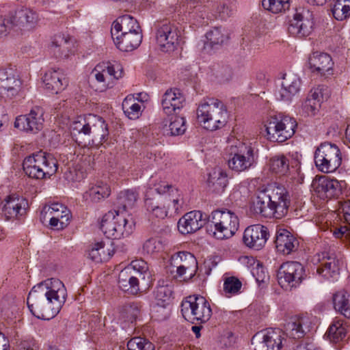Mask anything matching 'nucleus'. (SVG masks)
<instances>
[{"instance_id": "79ce46f5", "label": "nucleus", "mask_w": 350, "mask_h": 350, "mask_svg": "<svg viewBox=\"0 0 350 350\" xmlns=\"http://www.w3.org/2000/svg\"><path fill=\"white\" fill-rule=\"evenodd\" d=\"M269 169L280 176L286 175L289 170V161L283 154L275 155L269 160Z\"/></svg>"}, {"instance_id": "f8f14e48", "label": "nucleus", "mask_w": 350, "mask_h": 350, "mask_svg": "<svg viewBox=\"0 0 350 350\" xmlns=\"http://www.w3.org/2000/svg\"><path fill=\"white\" fill-rule=\"evenodd\" d=\"M181 32L173 23L163 21L158 24L156 31V40L161 51H174L180 42Z\"/></svg>"}, {"instance_id": "a211bd4d", "label": "nucleus", "mask_w": 350, "mask_h": 350, "mask_svg": "<svg viewBox=\"0 0 350 350\" xmlns=\"http://www.w3.org/2000/svg\"><path fill=\"white\" fill-rule=\"evenodd\" d=\"M311 186L315 194L323 200L336 198L342 192L340 182L327 176H317Z\"/></svg>"}, {"instance_id": "2eb2a0df", "label": "nucleus", "mask_w": 350, "mask_h": 350, "mask_svg": "<svg viewBox=\"0 0 350 350\" xmlns=\"http://www.w3.org/2000/svg\"><path fill=\"white\" fill-rule=\"evenodd\" d=\"M284 332L278 328H267L257 332L252 338L254 350H280Z\"/></svg>"}, {"instance_id": "a18cd8bd", "label": "nucleus", "mask_w": 350, "mask_h": 350, "mask_svg": "<svg viewBox=\"0 0 350 350\" xmlns=\"http://www.w3.org/2000/svg\"><path fill=\"white\" fill-rule=\"evenodd\" d=\"M111 189L109 185L102 182L96 183L88 191V195L92 201L98 202L109 196Z\"/></svg>"}, {"instance_id": "20e7f679", "label": "nucleus", "mask_w": 350, "mask_h": 350, "mask_svg": "<svg viewBox=\"0 0 350 350\" xmlns=\"http://www.w3.org/2000/svg\"><path fill=\"white\" fill-rule=\"evenodd\" d=\"M72 132L83 134L94 144H102L109 137L108 124L100 116L89 114L71 124Z\"/></svg>"}, {"instance_id": "c85d7f7f", "label": "nucleus", "mask_w": 350, "mask_h": 350, "mask_svg": "<svg viewBox=\"0 0 350 350\" xmlns=\"http://www.w3.org/2000/svg\"><path fill=\"white\" fill-rule=\"evenodd\" d=\"M277 251L284 255H288L297 250L299 246L298 240L287 230L280 229L275 237Z\"/></svg>"}, {"instance_id": "680f3d73", "label": "nucleus", "mask_w": 350, "mask_h": 350, "mask_svg": "<svg viewBox=\"0 0 350 350\" xmlns=\"http://www.w3.org/2000/svg\"><path fill=\"white\" fill-rule=\"evenodd\" d=\"M320 102L315 98H306L302 106L303 111L308 116H314L321 106Z\"/></svg>"}, {"instance_id": "69168bd1", "label": "nucleus", "mask_w": 350, "mask_h": 350, "mask_svg": "<svg viewBox=\"0 0 350 350\" xmlns=\"http://www.w3.org/2000/svg\"><path fill=\"white\" fill-rule=\"evenodd\" d=\"M335 237L341 239L343 241H350V228L346 226H341L339 228H335L333 232Z\"/></svg>"}, {"instance_id": "6e6552de", "label": "nucleus", "mask_w": 350, "mask_h": 350, "mask_svg": "<svg viewBox=\"0 0 350 350\" xmlns=\"http://www.w3.org/2000/svg\"><path fill=\"white\" fill-rule=\"evenodd\" d=\"M181 313L187 321L205 323L212 315L208 301L200 295L187 297L181 304Z\"/></svg>"}, {"instance_id": "7c9ffc66", "label": "nucleus", "mask_w": 350, "mask_h": 350, "mask_svg": "<svg viewBox=\"0 0 350 350\" xmlns=\"http://www.w3.org/2000/svg\"><path fill=\"white\" fill-rule=\"evenodd\" d=\"M27 208L28 202L26 199L10 196L5 200L3 211L7 217L14 218L25 214Z\"/></svg>"}, {"instance_id": "338daca9", "label": "nucleus", "mask_w": 350, "mask_h": 350, "mask_svg": "<svg viewBox=\"0 0 350 350\" xmlns=\"http://www.w3.org/2000/svg\"><path fill=\"white\" fill-rule=\"evenodd\" d=\"M340 209L343 214L345 221L350 225V198L340 202Z\"/></svg>"}, {"instance_id": "393cba45", "label": "nucleus", "mask_w": 350, "mask_h": 350, "mask_svg": "<svg viewBox=\"0 0 350 350\" xmlns=\"http://www.w3.org/2000/svg\"><path fill=\"white\" fill-rule=\"evenodd\" d=\"M206 215L200 211H193L186 213L178 222L180 233L187 234L200 230L206 223Z\"/></svg>"}, {"instance_id": "cd10ccee", "label": "nucleus", "mask_w": 350, "mask_h": 350, "mask_svg": "<svg viewBox=\"0 0 350 350\" xmlns=\"http://www.w3.org/2000/svg\"><path fill=\"white\" fill-rule=\"evenodd\" d=\"M43 83L49 91L58 94L67 87L68 80L63 70L57 68L48 70L43 77Z\"/></svg>"}, {"instance_id": "dca6fc26", "label": "nucleus", "mask_w": 350, "mask_h": 350, "mask_svg": "<svg viewBox=\"0 0 350 350\" xmlns=\"http://www.w3.org/2000/svg\"><path fill=\"white\" fill-rule=\"evenodd\" d=\"M171 264L176 268V278L184 281L191 280L196 273L198 262L195 256L187 252H179L171 258Z\"/></svg>"}, {"instance_id": "4468645a", "label": "nucleus", "mask_w": 350, "mask_h": 350, "mask_svg": "<svg viewBox=\"0 0 350 350\" xmlns=\"http://www.w3.org/2000/svg\"><path fill=\"white\" fill-rule=\"evenodd\" d=\"M313 14L308 10H296L293 18L288 22V32L295 38H302L309 36L313 28Z\"/></svg>"}, {"instance_id": "2f4dec72", "label": "nucleus", "mask_w": 350, "mask_h": 350, "mask_svg": "<svg viewBox=\"0 0 350 350\" xmlns=\"http://www.w3.org/2000/svg\"><path fill=\"white\" fill-rule=\"evenodd\" d=\"M141 31L140 27L133 17L124 15L118 17L113 23L111 33V37L120 36V33H127Z\"/></svg>"}, {"instance_id": "f257e3e1", "label": "nucleus", "mask_w": 350, "mask_h": 350, "mask_svg": "<svg viewBox=\"0 0 350 350\" xmlns=\"http://www.w3.org/2000/svg\"><path fill=\"white\" fill-rule=\"evenodd\" d=\"M67 291L57 278H49L35 285L29 293L27 304L31 314L42 320L54 318L66 302Z\"/></svg>"}, {"instance_id": "37998d69", "label": "nucleus", "mask_w": 350, "mask_h": 350, "mask_svg": "<svg viewBox=\"0 0 350 350\" xmlns=\"http://www.w3.org/2000/svg\"><path fill=\"white\" fill-rule=\"evenodd\" d=\"M138 199V193L131 189H126L119 193L117 197V204L121 206L124 211L127 208H132Z\"/></svg>"}, {"instance_id": "1a4fd4ad", "label": "nucleus", "mask_w": 350, "mask_h": 350, "mask_svg": "<svg viewBox=\"0 0 350 350\" xmlns=\"http://www.w3.org/2000/svg\"><path fill=\"white\" fill-rule=\"evenodd\" d=\"M317 168L323 173H331L338 169L342 163L341 152L338 147L329 142L320 144L314 152Z\"/></svg>"}, {"instance_id": "423d86ee", "label": "nucleus", "mask_w": 350, "mask_h": 350, "mask_svg": "<svg viewBox=\"0 0 350 350\" xmlns=\"http://www.w3.org/2000/svg\"><path fill=\"white\" fill-rule=\"evenodd\" d=\"M134 222L126 212L112 210L108 211L100 223V229L109 239H118L129 236L132 232Z\"/></svg>"}, {"instance_id": "39448f33", "label": "nucleus", "mask_w": 350, "mask_h": 350, "mask_svg": "<svg viewBox=\"0 0 350 350\" xmlns=\"http://www.w3.org/2000/svg\"><path fill=\"white\" fill-rule=\"evenodd\" d=\"M57 167L56 159L43 151L27 157L23 163L25 174L33 179L50 178L56 173Z\"/></svg>"}, {"instance_id": "6ab92c4d", "label": "nucleus", "mask_w": 350, "mask_h": 350, "mask_svg": "<svg viewBox=\"0 0 350 350\" xmlns=\"http://www.w3.org/2000/svg\"><path fill=\"white\" fill-rule=\"evenodd\" d=\"M44 113L42 108L34 107L29 113L17 117L14 122V126L27 133H37L43 128Z\"/></svg>"}, {"instance_id": "864d4df0", "label": "nucleus", "mask_w": 350, "mask_h": 350, "mask_svg": "<svg viewBox=\"0 0 350 350\" xmlns=\"http://www.w3.org/2000/svg\"><path fill=\"white\" fill-rule=\"evenodd\" d=\"M128 350H154L153 343L142 337H133L127 342Z\"/></svg>"}, {"instance_id": "ddd939ff", "label": "nucleus", "mask_w": 350, "mask_h": 350, "mask_svg": "<svg viewBox=\"0 0 350 350\" xmlns=\"http://www.w3.org/2000/svg\"><path fill=\"white\" fill-rule=\"evenodd\" d=\"M304 275L303 265L296 261L283 263L277 274L279 284L286 290L291 289L299 285Z\"/></svg>"}, {"instance_id": "4d7b16f0", "label": "nucleus", "mask_w": 350, "mask_h": 350, "mask_svg": "<svg viewBox=\"0 0 350 350\" xmlns=\"http://www.w3.org/2000/svg\"><path fill=\"white\" fill-rule=\"evenodd\" d=\"M103 249L102 241L94 243L88 252V257L92 260L99 262L107 260V256L100 253L99 250Z\"/></svg>"}, {"instance_id": "4be33fe9", "label": "nucleus", "mask_w": 350, "mask_h": 350, "mask_svg": "<svg viewBox=\"0 0 350 350\" xmlns=\"http://www.w3.org/2000/svg\"><path fill=\"white\" fill-rule=\"evenodd\" d=\"M12 14L14 31L22 33L33 30L38 23L36 12L28 8H21Z\"/></svg>"}, {"instance_id": "bb28decb", "label": "nucleus", "mask_w": 350, "mask_h": 350, "mask_svg": "<svg viewBox=\"0 0 350 350\" xmlns=\"http://www.w3.org/2000/svg\"><path fill=\"white\" fill-rule=\"evenodd\" d=\"M312 323L308 316L291 317L284 325L286 334L293 338H301L310 330Z\"/></svg>"}, {"instance_id": "72a5a7b5", "label": "nucleus", "mask_w": 350, "mask_h": 350, "mask_svg": "<svg viewBox=\"0 0 350 350\" xmlns=\"http://www.w3.org/2000/svg\"><path fill=\"white\" fill-rule=\"evenodd\" d=\"M116 46L122 51H131L137 49L142 42L141 31L120 33V36L112 37Z\"/></svg>"}, {"instance_id": "603ef678", "label": "nucleus", "mask_w": 350, "mask_h": 350, "mask_svg": "<svg viewBox=\"0 0 350 350\" xmlns=\"http://www.w3.org/2000/svg\"><path fill=\"white\" fill-rule=\"evenodd\" d=\"M142 250L144 253L148 255L158 254L163 251V243L159 238L150 237L143 243Z\"/></svg>"}, {"instance_id": "052dcab7", "label": "nucleus", "mask_w": 350, "mask_h": 350, "mask_svg": "<svg viewBox=\"0 0 350 350\" xmlns=\"http://www.w3.org/2000/svg\"><path fill=\"white\" fill-rule=\"evenodd\" d=\"M149 275L150 273L146 271V273L143 272V277H139L138 274L133 273L132 275V279H129L126 280V288L127 291H129L132 294H136L139 291V280H144L145 275Z\"/></svg>"}, {"instance_id": "b1692460", "label": "nucleus", "mask_w": 350, "mask_h": 350, "mask_svg": "<svg viewBox=\"0 0 350 350\" xmlns=\"http://www.w3.org/2000/svg\"><path fill=\"white\" fill-rule=\"evenodd\" d=\"M301 81L295 74H285L280 88L275 90L274 96L277 100L291 101L300 90Z\"/></svg>"}, {"instance_id": "a878e982", "label": "nucleus", "mask_w": 350, "mask_h": 350, "mask_svg": "<svg viewBox=\"0 0 350 350\" xmlns=\"http://www.w3.org/2000/svg\"><path fill=\"white\" fill-rule=\"evenodd\" d=\"M311 72L321 76L332 75L334 62L329 55L314 52L308 57Z\"/></svg>"}, {"instance_id": "aec40b11", "label": "nucleus", "mask_w": 350, "mask_h": 350, "mask_svg": "<svg viewBox=\"0 0 350 350\" xmlns=\"http://www.w3.org/2000/svg\"><path fill=\"white\" fill-rule=\"evenodd\" d=\"M44 219H49V225L52 229L62 230L66 228L71 217L70 211L63 204L53 203L45 206L42 212Z\"/></svg>"}, {"instance_id": "f03ea898", "label": "nucleus", "mask_w": 350, "mask_h": 350, "mask_svg": "<svg viewBox=\"0 0 350 350\" xmlns=\"http://www.w3.org/2000/svg\"><path fill=\"white\" fill-rule=\"evenodd\" d=\"M228 118L226 107L215 98L203 100L197 109L198 121L205 129L209 131H213L224 127Z\"/></svg>"}, {"instance_id": "6e6d98bb", "label": "nucleus", "mask_w": 350, "mask_h": 350, "mask_svg": "<svg viewBox=\"0 0 350 350\" xmlns=\"http://www.w3.org/2000/svg\"><path fill=\"white\" fill-rule=\"evenodd\" d=\"M172 295V290L167 285H158L154 291V296L157 300L160 301L162 306H165V304L170 301ZM160 304V303H158Z\"/></svg>"}, {"instance_id": "5fc2aeb1", "label": "nucleus", "mask_w": 350, "mask_h": 350, "mask_svg": "<svg viewBox=\"0 0 350 350\" xmlns=\"http://www.w3.org/2000/svg\"><path fill=\"white\" fill-rule=\"evenodd\" d=\"M145 205L148 211H151L154 216L160 219L165 218L169 213L165 205L161 206L157 202L148 198L145 200Z\"/></svg>"}, {"instance_id": "e433bc0d", "label": "nucleus", "mask_w": 350, "mask_h": 350, "mask_svg": "<svg viewBox=\"0 0 350 350\" xmlns=\"http://www.w3.org/2000/svg\"><path fill=\"white\" fill-rule=\"evenodd\" d=\"M323 267L317 268V273L324 277H333L339 270V260L334 252L323 254Z\"/></svg>"}, {"instance_id": "ea45409f", "label": "nucleus", "mask_w": 350, "mask_h": 350, "mask_svg": "<svg viewBox=\"0 0 350 350\" xmlns=\"http://www.w3.org/2000/svg\"><path fill=\"white\" fill-rule=\"evenodd\" d=\"M165 204L170 214L178 213L185 204L183 197L178 189H172V193L164 198Z\"/></svg>"}, {"instance_id": "9b49d317", "label": "nucleus", "mask_w": 350, "mask_h": 350, "mask_svg": "<svg viewBox=\"0 0 350 350\" xmlns=\"http://www.w3.org/2000/svg\"><path fill=\"white\" fill-rule=\"evenodd\" d=\"M269 200V207L273 217L280 219L285 216L291 205V196L287 189L280 185H270L266 187Z\"/></svg>"}, {"instance_id": "f704fd0d", "label": "nucleus", "mask_w": 350, "mask_h": 350, "mask_svg": "<svg viewBox=\"0 0 350 350\" xmlns=\"http://www.w3.org/2000/svg\"><path fill=\"white\" fill-rule=\"evenodd\" d=\"M269 204V200L266 187L258 189L253 201L252 209L256 214L260 215L265 217H273V212Z\"/></svg>"}, {"instance_id": "c03bdc74", "label": "nucleus", "mask_w": 350, "mask_h": 350, "mask_svg": "<svg viewBox=\"0 0 350 350\" xmlns=\"http://www.w3.org/2000/svg\"><path fill=\"white\" fill-rule=\"evenodd\" d=\"M327 334L329 339L334 342L342 340L346 336V328L343 321L341 319H335L330 325Z\"/></svg>"}, {"instance_id": "9d476101", "label": "nucleus", "mask_w": 350, "mask_h": 350, "mask_svg": "<svg viewBox=\"0 0 350 350\" xmlns=\"http://www.w3.org/2000/svg\"><path fill=\"white\" fill-rule=\"evenodd\" d=\"M211 222L215 227L213 235L217 239L232 237L239 227V219L237 215L227 209L213 211Z\"/></svg>"}, {"instance_id": "5701e85b", "label": "nucleus", "mask_w": 350, "mask_h": 350, "mask_svg": "<svg viewBox=\"0 0 350 350\" xmlns=\"http://www.w3.org/2000/svg\"><path fill=\"white\" fill-rule=\"evenodd\" d=\"M268 235L267 227L260 224L252 225L245 230L243 241L247 247L259 250L265 245Z\"/></svg>"}, {"instance_id": "58836bf2", "label": "nucleus", "mask_w": 350, "mask_h": 350, "mask_svg": "<svg viewBox=\"0 0 350 350\" xmlns=\"http://www.w3.org/2000/svg\"><path fill=\"white\" fill-rule=\"evenodd\" d=\"M206 37L207 42L205 47L213 48L215 46L222 45L228 39V34L224 28L214 27L206 33Z\"/></svg>"}, {"instance_id": "473e14b6", "label": "nucleus", "mask_w": 350, "mask_h": 350, "mask_svg": "<svg viewBox=\"0 0 350 350\" xmlns=\"http://www.w3.org/2000/svg\"><path fill=\"white\" fill-rule=\"evenodd\" d=\"M73 47V42L69 36L57 33L52 38L51 50L56 57H68Z\"/></svg>"}, {"instance_id": "f3484780", "label": "nucleus", "mask_w": 350, "mask_h": 350, "mask_svg": "<svg viewBox=\"0 0 350 350\" xmlns=\"http://www.w3.org/2000/svg\"><path fill=\"white\" fill-rule=\"evenodd\" d=\"M96 81L101 84V91L112 88L114 81L122 77L123 68L119 64L103 62L96 66L92 72Z\"/></svg>"}, {"instance_id": "c756f323", "label": "nucleus", "mask_w": 350, "mask_h": 350, "mask_svg": "<svg viewBox=\"0 0 350 350\" xmlns=\"http://www.w3.org/2000/svg\"><path fill=\"white\" fill-rule=\"evenodd\" d=\"M185 98L179 89L167 90L163 96L162 107L167 115H171L176 110L180 109L184 105Z\"/></svg>"}, {"instance_id": "412c9836", "label": "nucleus", "mask_w": 350, "mask_h": 350, "mask_svg": "<svg viewBox=\"0 0 350 350\" xmlns=\"http://www.w3.org/2000/svg\"><path fill=\"white\" fill-rule=\"evenodd\" d=\"M22 88V82L12 68L0 69V95L8 99L18 96Z\"/></svg>"}, {"instance_id": "c9c22d12", "label": "nucleus", "mask_w": 350, "mask_h": 350, "mask_svg": "<svg viewBox=\"0 0 350 350\" xmlns=\"http://www.w3.org/2000/svg\"><path fill=\"white\" fill-rule=\"evenodd\" d=\"M142 265H138V261H133L127 267L122 270L118 275L119 287L124 291H127L126 280L132 279V275L137 273L139 277H143V272L146 273L147 267L144 262L142 261Z\"/></svg>"}, {"instance_id": "7ed1b4c3", "label": "nucleus", "mask_w": 350, "mask_h": 350, "mask_svg": "<svg viewBox=\"0 0 350 350\" xmlns=\"http://www.w3.org/2000/svg\"><path fill=\"white\" fill-rule=\"evenodd\" d=\"M226 160L235 172L247 171L257 162L258 151L250 143L236 140L226 148Z\"/></svg>"}, {"instance_id": "de8ad7c7", "label": "nucleus", "mask_w": 350, "mask_h": 350, "mask_svg": "<svg viewBox=\"0 0 350 350\" xmlns=\"http://www.w3.org/2000/svg\"><path fill=\"white\" fill-rule=\"evenodd\" d=\"M332 12L338 21H343L350 16V0H336Z\"/></svg>"}, {"instance_id": "13d9d810", "label": "nucleus", "mask_w": 350, "mask_h": 350, "mask_svg": "<svg viewBox=\"0 0 350 350\" xmlns=\"http://www.w3.org/2000/svg\"><path fill=\"white\" fill-rule=\"evenodd\" d=\"M12 14L8 13L5 16L0 15V37L14 30Z\"/></svg>"}, {"instance_id": "e2e57ef3", "label": "nucleus", "mask_w": 350, "mask_h": 350, "mask_svg": "<svg viewBox=\"0 0 350 350\" xmlns=\"http://www.w3.org/2000/svg\"><path fill=\"white\" fill-rule=\"evenodd\" d=\"M217 12L221 19H226L234 14L235 8L230 3H223L217 6Z\"/></svg>"}, {"instance_id": "8fccbe9b", "label": "nucleus", "mask_w": 350, "mask_h": 350, "mask_svg": "<svg viewBox=\"0 0 350 350\" xmlns=\"http://www.w3.org/2000/svg\"><path fill=\"white\" fill-rule=\"evenodd\" d=\"M241 282L236 277H227L224 279L223 291L226 297H230L240 293Z\"/></svg>"}, {"instance_id": "4c0bfd02", "label": "nucleus", "mask_w": 350, "mask_h": 350, "mask_svg": "<svg viewBox=\"0 0 350 350\" xmlns=\"http://www.w3.org/2000/svg\"><path fill=\"white\" fill-rule=\"evenodd\" d=\"M334 308L346 318L350 319V294L340 291L333 295Z\"/></svg>"}, {"instance_id": "49530a36", "label": "nucleus", "mask_w": 350, "mask_h": 350, "mask_svg": "<svg viewBox=\"0 0 350 350\" xmlns=\"http://www.w3.org/2000/svg\"><path fill=\"white\" fill-rule=\"evenodd\" d=\"M122 109L130 119H136L139 118L141 111V106L135 103L133 95L127 96L122 102Z\"/></svg>"}, {"instance_id": "3c124183", "label": "nucleus", "mask_w": 350, "mask_h": 350, "mask_svg": "<svg viewBox=\"0 0 350 350\" xmlns=\"http://www.w3.org/2000/svg\"><path fill=\"white\" fill-rule=\"evenodd\" d=\"M290 0H262V7L274 14H278L289 9Z\"/></svg>"}, {"instance_id": "09e8293b", "label": "nucleus", "mask_w": 350, "mask_h": 350, "mask_svg": "<svg viewBox=\"0 0 350 350\" xmlns=\"http://www.w3.org/2000/svg\"><path fill=\"white\" fill-rule=\"evenodd\" d=\"M186 120L181 116H173L170 119L168 129L166 130L167 135L172 136L183 135L186 131Z\"/></svg>"}, {"instance_id": "0eeeda50", "label": "nucleus", "mask_w": 350, "mask_h": 350, "mask_svg": "<svg viewBox=\"0 0 350 350\" xmlns=\"http://www.w3.org/2000/svg\"><path fill=\"white\" fill-rule=\"evenodd\" d=\"M297 127L294 118L288 116H271L265 124L267 137L270 141L283 142L291 137Z\"/></svg>"}, {"instance_id": "bf43d9fd", "label": "nucleus", "mask_w": 350, "mask_h": 350, "mask_svg": "<svg viewBox=\"0 0 350 350\" xmlns=\"http://www.w3.org/2000/svg\"><path fill=\"white\" fill-rule=\"evenodd\" d=\"M252 273L258 283H265L269 279V275L266 269L259 262L253 267Z\"/></svg>"}, {"instance_id": "a19ab883", "label": "nucleus", "mask_w": 350, "mask_h": 350, "mask_svg": "<svg viewBox=\"0 0 350 350\" xmlns=\"http://www.w3.org/2000/svg\"><path fill=\"white\" fill-rule=\"evenodd\" d=\"M208 182L214 187L215 191L222 192L228 185L227 174L221 169H215L209 174Z\"/></svg>"}, {"instance_id": "0e129e2a", "label": "nucleus", "mask_w": 350, "mask_h": 350, "mask_svg": "<svg viewBox=\"0 0 350 350\" xmlns=\"http://www.w3.org/2000/svg\"><path fill=\"white\" fill-rule=\"evenodd\" d=\"M172 189L176 188L163 180H160L154 185V189L159 194H164L167 192H169V194H172Z\"/></svg>"}, {"instance_id": "774afa93", "label": "nucleus", "mask_w": 350, "mask_h": 350, "mask_svg": "<svg viewBox=\"0 0 350 350\" xmlns=\"http://www.w3.org/2000/svg\"><path fill=\"white\" fill-rule=\"evenodd\" d=\"M124 310L127 313L130 314L131 317L129 318V320L131 321L136 319L139 311V306L135 303L126 306Z\"/></svg>"}]
</instances>
